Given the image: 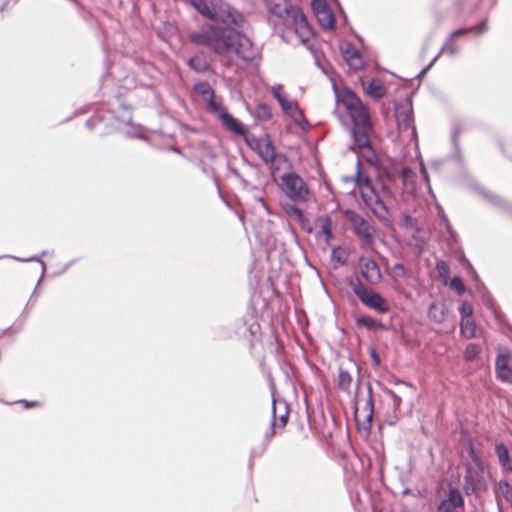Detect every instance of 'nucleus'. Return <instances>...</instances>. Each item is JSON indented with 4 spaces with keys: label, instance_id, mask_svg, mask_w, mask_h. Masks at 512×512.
Returning a JSON list of instances; mask_svg holds the SVG:
<instances>
[{
    "label": "nucleus",
    "instance_id": "17",
    "mask_svg": "<svg viewBox=\"0 0 512 512\" xmlns=\"http://www.w3.org/2000/svg\"><path fill=\"white\" fill-rule=\"evenodd\" d=\"M361 83L365 94L374 100H380L387 95V88L378 78H373L367 83L362 80Z\"/></svg>",
    "mask_w": 512,
    "mask_h": 512
},
{
    "label": "nucleus",
    "instance_id": "19",
    "mask_svg": "<svg viewBox=\"0 0 512 512\" xmlns=\"http://www.w3.org/2000/svg\"><path fill=\"white\" fill-rule=\"evenodd\" d=\"M495 452L503 471L505 473L512 472V461L510 459L509 450L506 445L503 443L496 444Z\"/></svg>",
    "mask_w": 512,
    "mask_h": 512
},
{
    "label": "nucleus",
    "instance_id": "38",
    "mask_svg": "<svg viewBox=\"0 0 512 512\" xmlns=\"http://www.w3.org/2000/svg\"><path fill=\"white\" fill-rule=\"evenodd\" d=\"M437 268L439 270L440 275H442L443 272H447V270H448V267H447V265L444 262L438 263L437 264Z\"/></svg>",
    "mask_w": 512,
    "mask_h": 512
},
{
    "label": "nucleus",
    "instance_id": "8",
    "mask_svg": "<svg viewBox=\"0 0 512 512\" xmlns=\"http://www.w3.org/2000/svg\"><path fill=\"white\" fill-rule=\"evenodd\" d=\"M344 214L352 224L355 234L363 238L367 244H372L374 228L355 211L346 210Z\"/></svg>",
    "mask_w": 512,
    "mask_h": 512
},
{
    "label": "nucleus",
    "instance_id": "27",
    "mask_svg": "<svg viewBox=\"0 0 512 512\" xmlns=\"http://www.w3.org/2000/svg\"><path fill=\"white\" fill-rule=\"evenodd\" d=\"M361 153H362V156L363 158L370 164H375L377 162V156L375 154V152L373 151L372 149V146H371V139L369 138V144L368 146L364 147V146H357Z\"/></svg>",
    "mask_w": 512,
    "mask_h": 512
},
{
    "label": "nucleus",
    "instance_id": "6",
    "mask_svg": "<svg viewBox=\"0 0 512 512\" xmlns=\"http://www.w3.org/2000/svg\"><path fill=\"white\" fill-rule=\"evenodd\" d=\"M352 289L360 301L370 309L380 313H387L390 306L387 301L377 292L365 286L360 280L352 284Z\"/></svg>",
    "mask_w": 512,
    "mask_h": 512
},
{
    "label": "nucleus",
    "instance_id": "31",
    "mask_svg": "<svg viewBox=\"0 0 512 512\" xmlns=\"http://www.w3.org/2000/svg\"><path fill=\"white\" fill-rule=\"evenodd\" d=\"M429 317L436 322H442L444 319V312L436 304H431L429 308Z\"/></svg>",
    "mask_w": 512,
    "mask_h": 512
},
{
    "label": "nucleus",
    "instance_id": "32",
    "mask_svg": "<svg viewBox=\"0 0 512 512\" xmlns=\"http://www.w3.org/2000/svg\"><path fill=\"white\" fill-rule=\"evenodd\" d=\"M449 285L451 289L455 290L460 295L463 294L466 290L462 279L458 276L453 277Z\"/></svg>",
    "mask_w": 512,
    "mask_h": 512
},
{
    "label": "nucleus",
    "instance_id": "41",
    "mask_svg": "<svg viewBox=\"0 0 512 512\" xmlns=\"http://www.w3.org/2000/svg\"><path fill=\"white\" fill-rule=\"evenodd\" d=\"M360 417H361V412L360 410L357 408L356 411H355V418H356V421L359 423L360 422Z\"/></svg>",
    "mask_w": 512,
    "mask_h": 512
},
{
    "label": "nucleus",
    "instance_id": "34",
    "mask_svg": "<svg viewBox=\"0 0 512 512\" xmlns=\"http://www.w3.org/2000/svg\"><path fill=\"white\" fill-rule=\"evenodd\" d=\"M469 454H470V457H471L472 461L475 463V465L479 468V470L481 472H483V470H484L483 462H482L481 458L475 452V450H474L472 445L470 446Z\"/></svg>",
    "mask_w": 512,
    "mask_h": 512
},
{
    "label": "nucleus",
    "instance_id": "10",
    "mask_svg": "<svg viewBox=\"0 0 512 512\" xmlns=\"http://www.w3.org/2000/svg\"><path fill=\"white\" fill-rule=\"evenodd\" d=\"M311 6L319 25L324 29H334L335 16L330 9L327 0H312Z\"/></svg>",
    "mask_w": 512,
    "mask_h": 512
},
{
    "label": "nucleus",
    "instance_id": "5",
    "mask_svg": "<svg viewBox=\"0 0 512 512\" xmlns=\"http://www.w3.org/2000/svg\"><path fill=\"white\" fill-rule=\"evenodd\" d=\"M280 189L294 202H307L310 190L303 178L295 172L282 175L279 183Z\"/></svg>",
    "mask_w": 512,
    "mask_h": 512
},
{
    "label": "nucleus",
    "instance_id": "21",
    "mask_svg": "<svg viewBox=\"0 0 512 512\" xmlns=\"http://www.w3.org/2000/svg\"><path fill=\"white\" fill-rule=\"evenodd\" d=\"M279 103L283 110L289 113L294 118H296L297 115L303 117V114L300 111L298 104L296 102L290 101L287 98H279Z\"/></svg>",
    "mask_w": 512,
    "mask_h": 512
},
{
    "label": "nucleus",
    "instance_id": "22",
    "mask_svg": "<svg viewBox=\"0 0 512 512\" xmlns=\"http://www.w3.org/2000/svg\"><path fill=\"white\" fill-rule=\"evenodd\" d=\"M317 222L319 223L321 233L325 235L326 241L328 242L333 237L331 218L327 215L320 216Z\"/></svg>",
    "mask_w": 512,
    "mask_h": 512
},
{
    "label": "nucleus",
    "instance_id": "4",
    "mask_svg": "<svg viewBox=\"0 0 512 512\" xmlns=\"http://www.w3.org/2000/svg\"><path fill=\"white\" fill-rule=\"evenodd\" d=\"M356 184L363 202L371 212L377 217L384 216L387 213V209L373 186L371 178L358 170Z\"/></svg>",
    "mask_w": 512,
    "mask_h": 512
},
{
    "label": "nucleus",
    "instance_id": "12",
    "mask_svg": "<svg viewBox=\"0 0 512 512\" xmlns=\"http://www.w3.org/2000/svg\"><path fill=\"white\" fill-rule=\"evenodd\" d=\"M495 374L503 383L512 384V353L505 351L499 353L495 360Z\"/></svg>",
    "mask_w": 512,
    "mask_h": 512
},
{
    "label": "nucleus",
    "instance_id": "16",
    "mask_svg": "<svg viewBox=\"0 0 512 512\" xmlns=\"http://www.w3.org/2000/svg\"><path fill=\"white\" fill-rule=\"evenodd\" d=\"M464 505V499L460 491L452 488L448 492L446 499L442 500L437 507V512H454L456 508Z\"/></svg>",
    "mask_w": 512,
    "mask_h": 512
},
{
    "label": "nucleus",
    "instance_id": "9",
    "mask_svg": "<svg viewBox=\"0 0 512 512\" xmlns=\"http://www.w3.org/2000/svg\"><path fill=\"white\" fill-rule=\"evenodd\" d=\"M291 12L292 14L290 15L288 26L291 25L294 27L296 34L299 36L303 43L308 42L312 37L313 32L305 14L298 6L293 8Z\"/></svg>",
    "mask_w": 512,
    "mask_h": 512
},
{
    "label": "nucleus",
    "instance_id": "35",
    "mask_svg": "<svg viewBox=\"0 0 512 512\" xmlns=\"http://www.w3.org/2000/svg\"><path fill=\"white\" fill-rule=\"evenodd\" d=\"M287 419H288V413H286L285 415H281L278 421H276V419H275L273 422L274 429L275 428H284L287 424Z\"/></svg>",
    "mask_w": 512,
    "mask_h": 512
},
{
    "label": "nucleus",
    "instance_id": "20",
    "mask_svg": "<svg viewBox=\"0 0 512 512\" xmlns=\"http://www.w3.org/2000/svg\"><path fill=\"white\" fill-rule=\"evenodd\" d=\"M188 66L198 73H204L210 69V63L203 53L196 54L194 57L190 58Z\"/></svg>",
    "mask_w": 512,
    "mask_h": 512
},
{
    "label": "nucleus",
    "instance_id": "1",
    "mask_svg": "<svg viewBox=\"0 0 512 512\" xmlns=\"http://www.w3.org/2000/svg\"><path fill=\"white\" fill-rule=\"evenodd\" d=\"M193 6L211 23H205L188 33V41L209 49L221 64L228 68H239L252 62L256 49L252 41L241 31L245 18L222 0H193Z\"/></svg>",
    "mask_w": 512,
    "mask_h": 512
},
{
    "label": "nucleus",
    "instance_id": "11",
    "mask_svg": "<svg viewBox=\"0 0 512 512\" xmlns=\"http://www.w3.org/2000/svg\"><path fill=\"white\" fill-rule=\"evenodd\" d=\"M358 267L363 279L370 285H377L381 282L382 274L377 262L369 257H360Z\"/></svg>",
    "mask_w": 512,
    "mask_h": 512
},
{
    "label": "nucleus",
    "instance_id": "23",
    "mask_svg": "<svg viewBox=\"0 0 512 512\" xmlns=\"http://www.w3.org/2000/svg\"><path fill=\"white\" fill-rule=\"evenodd\" d=\"M356 324L359 327H365V328L370 329V330L383 329L384 328V326L380 322H378L377 320H375L371 316H362V317L357 318L356 319Z\"/></svg>",
    "mask_w": 512,
    "mask_h": 512
},
{
    "label": "nucleus",
    "instance_id": "15",
    "mask_svg": "<svg viewBox=\"0 0 512 512\" xmlns=\"http://www.w3.org/2000/svg\"><path fill=\"white\" fill-rule=\"evenodd\" d=\"M342 55L348 66L355 70H361L364 68V60L359 52L358 49H356L355 46H353L350 43H346L342 47Z\"/></svg>",
    "mask_w": 512,
    "mask_h": 512
},
{
    "label": "nucleus",
    "instance_id": "40",
    "mask_svg": "<svg viewBox=\"0 0 512 512\" xmlns=\"http://www.w3.org/2000/svg\"><path fill=\"white\" fill-rule=\"evenodd\" d=\"M292 211H293L294 214H296L299 217H301L302 214H303L302 211L299 208H296V207L292 208Z\"/></svg>",
    "mask_w": 512,
    "mask_h": 512
},
{
    "label": "nucleus",
    "instance_id": "7",
    "mask_svg": "<svg viewBox=\"0 0 512 512\" xmlns=\"http://www.w3.org/2000/svg\"><path fill=\"white\" fill-rule=\"evenodd\" d=\"M269 19L275 26H288L292 9L297 6L290 4L289 0H265Z\"/></svg>",
    "mask_w": 512,
    "mask_h": 512
},
{
    "label": "nucleus",
    "instance_id": "25",
    "mask_svg": "<svg viewBox=\"0 0 512 512\" xmlns=\"http://www.w3.org/2000/svg\"><path fill=\"white\" fill-rule=\"evenodd\" d=\"M352 383V376L349 372L340 369L337 378V385L340 389L347 391Z\"/></svg>",
    "mask_w": 512,
    "mask_h": 512
},
{
    "label": "nucleus",
    "instance_id": "26",
    "mask_svg": "<svg viewBox=\"0 0 512 512\" xmlns=\"http://www.w3.org/2000/svg\"><path fill=\"white\" fill-rule=\"evenodd\" d=\"M396 120H397L398 127L401 130L409 129L413 122L412 116L408 112L397 113Z\"/></svg>",
    "mask_w": 512,
    "mask_h": 512
},
{
    "label": "nucleus",
    "instance_id": "36",
    "mask_svg": "<svg viewBox=\"0 0 512 512\" xmlns=\"http://www.w3.org/2000/svg\"><path fill=\"white\" fill-rule=\"evenodd\" d=\"M373 417V410L371 407L367 408V413L364 415V421L367 423L368 427L371 426Z\"/></svg>",
    "mask_w": 512,
    "mask_h": 512
},
{
    "label": "nucleus",
    "instance_id": "39",
    "mask_svg": "<svg viewBox=\"0 0 512 512\" xmlns=\"http://www.w3.org/2000/svg\"><path fill=\"white\" fill-rule=\"evenodd\" d=\"M371 357L374 360V363L376 365H379L380 359H379V356L374 348L371 349Z\"/></svg>",
    "mask_w": 512,
    "mask_h": 512
},
{
    "label": "nucleus",
    "instance_id": "14",
    "mask_svg": "<svg viewBox=\"0 0 512 512\" xmlns=\"http://www.w3.org/2000/svg\"><path fill=\"white\" fill-rule=\"evenodd\" d=\"M194 91L202 97V100L206 103L207 109L213 113L219 110L220 103L215 100V91L208 82H199L194 85Z\"/></svg>",
    "mask_w": 512,
    "mask_h": 512
},
{
    "label": "nucleus",
    "instance_id": "42",
    "mask_svg": "<svg viewBox=\"0 0 512 512\" xmlns=\"http://www.w3.org/2000/svg\"><path fill=\"white\" fill-rule=\"evenodd\" d=\"M274 96L275 98L279 101V98H285L284 96H282L278 91H274Z\"/></svg>",
    "mask_w": 512,
    "mask_h": 512
},
{
    "label": "nucleus",
    "instance_id": "13",
    "mask_svg": "<svg viewBox=\"0 0 512 512\" xmlns=\"http://www.w3.org/2000/svg\"><path fill=\"white\" fill-rule=\"evenodd\" d=\"M213 113L219 117L222 125L227 130L237 135L247 137L246 129L244 128L243 124L238 119L234 118L230 113H228L222 105L219 107V110L214 111Z\"/></svg>",
    "mask_w": 512,
    "mask_h": 512
},
{
    "label": "nucleus",
    "instance_id": "3",
    "mask_svg": "<svg viewBox=\"0 0 512 512\" xmlns=\"http://www.w3.org/2000/svg\"><path fill=\"white\" fill-rule=\"evenodd\" d=\"M245 141L247 145L259 155L262 161L270 166L271 174L274 178L276 172L279 170L277 163L288 162L286 155L276 153V148L268 134L261 137L247 136L245 137Z\"/></svg>",
    "mask_w": 512,
    "mask_h": 512
},
{
    "label": "nucleus",
    "instance_id": "33",
    "mask_svg": "<svg viewBox=\"0 0 512 512\" xmlns=\"http://www.w3.org/2000/svg\"><path fill=\"white\" fill-rule=\"evenodd\" d=\"M462 319H472L473 307L470 303L464 302L459 308Z\"/></svg>",
    "mask_w": 512,
    "mask_h": 512
},
{
    "label": "nucleus",
    "instance_id": "18",
    "mask_svg": "<svg viewBox=\"0 0 512 512\" xmlns=\"http://www.w3.org/2000/svg\"><path fill=\"white\" fill-rule=\"evenodd\" d=\"M487 29V24L486 22H482L479 26H476V27H472V28H461V29H457L455 31H453L449 37V39L447 40V42L445 43L444 47H443V51H448L450 54H454L455 53V48L453 47V39L456 38V37H459V36H462V35H466L470 32H473L475 30H477L478 32H483Z\"/></svg>",
    "mask_w": 512,
    "mask_h": 512
},
{
    "label": "nucleus",
    "instance_id": "29",
    "mask_svg": "<svg viewBox=\"0 0 512 512\" xmlns=\"http://www.w3.org/2000/svg\"><path fill=\"white\" fill-rule=\"evenodd\" d=\"M498 491L501 493L506 500L512 502V487L506 480H501L498 483Z\"/></svg>",
    "mask_w": 512,
    "mask_h": 512
},
{
    "label": "nucleus",
    "instance_id": "37",
    "mask_svg": "<svg viewBox=\"0 0 512 512\" xmlns=\"http://www.w3.org/2000/svg\"><path fill=\"white\" fill-rule=\"evenodd\" d=\"M20 403H22L25 406V408H34V407H39L41 405V403L39 401L29 402L26 400H21Z\"/></svg>",
    "mask_w": 512,
    "mask_h": 512
},
{
    "label": "nucleus",
    "instance_id": "2",
    "mask_svg": "<svg viewBox=\"0 0 512 512\" xmlns=\"http://www.w3.org/2000/svg\"><path fill=\"white\" fill-rule=\"evenodd\" d=\"M340 103L345 108L353 123V137L357 146H368L369 137L373 133V124L368 107L351 90H344L340 95Z\"/></svg>",
    "mask_w": 512,
    "mask_h": 512
},
{
    "label": "nucleus",
    "instance_id": "30",
    "mask_svg": "<svg viewBox=\"0 0 512 512\" xmlns=\"http://www.w3.org/2000/svg\"><path fill=\"white\" fill-rule=\"evenodd\" d=\"M391 271L394 278L410 277V271L403 264L400 263L393 265Z\"/></svg>",
    "mask_w": 512,
    "mask_h": 512
},
{
    "label": "nucleus",
    "instance_id": "24",
    "mask_svg": "<svg viewBox=\"0 0 512 512\" xmlns=\"http://www.w3.org/2000/svg\"><path fill=\"white\" fill-rule=\"evenodd\" d=\"M460 328L466 338L476 337L477 327L473 319H462Z\"/></svg>",
    "mask_w": 512,
    "mask_h": 512
},
{
    "label": "nucleus",
    "instance_id": "28",
    "mask_svg": "<svg viewBox=\"0 0 512 512\" xmlns=\"http://www.w3.org/2000/svg\"><path fill=\"white\" fill-rule=\"evenodd\" d=\"M481 348L478 344L470 343L466 346L463 357L466 361L474 360L480 353Z\"/></svg>",
    "mask_w": 512,
    "mask_h": 512
}]
</instances>
